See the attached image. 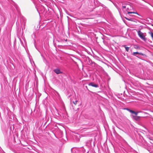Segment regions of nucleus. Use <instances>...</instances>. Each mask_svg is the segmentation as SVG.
I'll return each instance as SVG.
<instances>
[{"label": "nucleus", "mask_w": 153, "mask_h": 153, "mask_svg": "<svg viewBox=\"0 0 153 153\" xmlns=\"http://www.w3.org/2000/svg\"><path fill=\"white\" fill-rule=\"evenodd\" d=\"M89 85L95 88H97L98 87V85L95 84L94 83L92 82L89 84Z\"/></svg>", "instance_id": "obj_4"}, {"label": "nucleus", "mask_w": 153, "mask_h": 153, "mask_svg": "<svg viewBox=\"0 0 153 153\" xmlns=\"http://www.w3.org/2000/svg\"><path fill=\"white\" fill-rule=\"evenodd\" d=\"M130 13H133V14H137V15H139L138 13H135L134 12H128V14H130Z\"/></svg>", "instance_id": "obj_9"}, {"label": "nucleus", "mask_w": 153, "mask_h": 153, "mask_svg": "<svg viewBox=\"0 0 153 153\" xmlns=\"http://www.w3.org/2000/svg\"><path fill=\"white\" fill-rule=\"evenodd\" d=\"M126 109L128 111H129V112H130L132 114H134L135 115L134 116L133 115V119H134V120H139L140 117L139 116H137L136 115L138 113V112H135L133 111L130 110L128 108H126Z\"/></svg>", "instance_id": "obj_1"}, {"label": "nucleus", "mask_w": 153, "mask_h": 153, "mask_svg": "<svg viewBox=\"0 0 153 153\" xmlns=\"http://www.w3.org/2000/svg\"><path fill=\"white\" fill-rule=\"evenodd\" d=\"M139 52H133L132 53V55L134 56H135L136 54H139Z\"/></svg>", "instance_id": "obj_8"}, {"label": "nucleus", "mask_w": 153, "mask_h": 153, "mask_svg": "<svg viewBox=\"0 0 153 153\" xmlns=\"http://www.w3.org/2000/svg\"><path fill=\"white\" fill-rule=\"evenodd\" d=\"M77 101L76 100L75 101H73V103L75 105H76L77 103Z\"/></svg>", "instance_id": "obj_11"}, {"label": "nucleus", "mask_w": 153, "mask_h": 153, "mask_svg": "<svg viewBox=\"0 0 153 153\" xmlns=\"http://www.w3.org/2000/svg\"><path fill=\"white\" fill-rule=\"evenodd\" d=\"M54 71L57 74H59L62 73V72H61L60 70L58 69H56L54 70Z\"/></svg>", "instance_id": "obj_5"}, {"label": "nucleus", "mask_w": 153, "mask_h": 153, "mask_svg": "<svg viewBox=\"0 0 153 153\" xmlns=\"http://www.w3.org/2000/svg\"><path fill=\"white\" fill-rule=\"evenodd\" d=\"M137 33L138 35L141 39L144 41H146V39L145 37V36L144 35V33H143L141 32L140 30H139L138 31Z\"/></svg>", "instance_id": "obj_2"}, {"label": "nucleus", "mask_w": 153, "mask_h": 153, "mask_svg": "<svg viewBox=\"0 0 153 153\" xmlns=\"http://www.w3.org/2000/svg\"><path fill=\"white\" fill-rule=\"evenodd\" d=\"M66 41H67V39H66L65 40Z\"/></svg>", "instance_id": "obj_14"}, {"label": "nucleus", "mask_w": 153, "mask_h": 153, "mask_svg": "<svg viewBox=\"0 0 153 153\" xmlns=\"http://www.w3.org/2000/svg\"><path fill=\"white\" fill-rule=\"evenodd\" d=\"M139 54H140V55H141L143 56L144 55L143 54L141 53H139Z\"/></svg>", "instance_id": "obj_13"}, {"label": "nucleus", "mask_w": 153, "mask_h": 153, "mask_svg": "<svg viewBox=\"0 0 153 153\" xmlns=\"http://www.w3.org/2000/svg\"><path fill=\"white\" fill-rule=\"evenodd\" d=\"M123 8L125 9L127 8L128 10H131V8H132V7L129 5L126 4L124 5L123 6Z\"/></svg>", "instance_id": "obj_3"}, {"label": "nucleus", "mask_w": 153, "mask_h": 153, "mask_svg": "<svg viewBox=\"0 0 153 153\" xmlns=\"http://www.w3.org/2000/svg\"><path fill=\"white\" fill-rule=\"evenodd\" d=\"M149 33L151 35L152 39V40L153 41V33L152 32L150 31L149 32Z\"/></svg>", "instance_id": "obj_7"}, {"label": "nucleus", "mask_w": 153, "mask_h": 153, "mask_svg": "<svg viewBox=\"0 0 153 153\" xmlns=\"http://www.w3.org/2000/svg\"><path fill=\"white\" fill-rule=\"evenodd\" d=\"M125 18H126V19L128 20H129V21H131V19H129L128 18H126V17H125Z\"/></svg>", "instance_id": "obj_12"}, {"label": "nucleus", "mask_w": 153, "mask_h": 153, "mask_svg": "<svg viewBox=\"0 0 153 153\" xmlns=\"http://www.w3.org/2000/svg\"><path fill=\"white\" fill-rule=\"evenodd\" d=\"M134 48L135 49H140V48L138 46V45H134Z\"/></svg>", "instance_id": "obj_6"}, {"label": "nucleus", "mask_w": 153, "mask_h": 153, "mask_svg": "<svg viewBox=\"0 0 153 153\" xmlns=\"http://www.w3.org/2000/svg\"><path fill=\"white\" fill-rule=\"evenodd\" d=\"M125 46V48H126V51L128 52L129 50V47H126V45Z\"/></svg>", "instance_id": "obj_10"}, {"label": "nucleus", "mask_w": 153, "mask_h": 153, "mask_svg": "<svg viewBox=\"0 0 153 153\" xmlns=\"http://www.w3.org/2000/svg\"><path fill=\"white\" fill-rule=\"evenodd\" d=\"M152 26H153V25H152Z\"/></svg>", "instance_id": "obj_15"}]
</instances>
